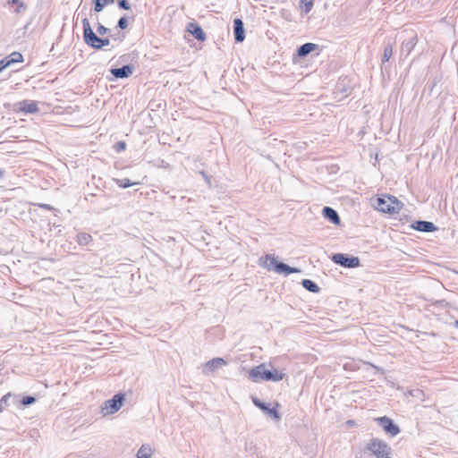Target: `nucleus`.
Returning a JSON list of instances; mask_svg holds the SVG:
<instances>
[{
  "mask_svg": "<svg viewBox=\"0 0 458 458\" xmlns=\"http://www.w3.org/2000/svg\"><path fill=\"white\" fill-rule=\"evenodd\" d=\"M94 7L93 11L95 13H100L104 10V8L106 6L101 0H94Z\"/></svg>",
  "mask_w": 458,
  "mask_h": 458,
  "instance_id": "26",
  "label": "nucleus"
},
{
  "mask_svg": "<svg viewBox=\"0 0 458 458\" xmlns=\"http://www.w3.org/2000/svg\"><path fill=\"white\" fill-rule=\"evenodd\" d=\"M12 397L11 394H7L5 395H4L1 400H0V410H2V406L3 405H5V406H8L9 405V399Z\"/></svg>",
  "mask_w": 458,
  "mask_h": 458,
  "instance_id": "32",
  "label": "nucleus"
},
{
  "mask_svg": "<svg viewBox=\"0 0 458 458\" xmlns=\"http://www.w3.org/2000/svg\"><path fill=\"white\" fill-rule=\"evenodd\" d=\"M36 402V398L34 396L27 395L22 397L21 403L23 406H29Z\"/></svg>",
  "mask_w": 458,
  "mask_h": 458,
  "instance_id": "27",
  "label": "nucleus"
},
{
  "mask_svg": "<svg viewBox=\"0 0 458 458\" xmlns=\"http://www.w3.org/2000/svg\"><path fill=\"white\" fill-rule=\"evenodd\" d=\"M301 285L307 291L313 293H318L320 291L319 286L314 281H312L310 279H303L301 281Z\"/></svg>",
  "mask_w": 458,
  "mask_h": 458,
  "instance_id": "19",
  "label": "nucleus"
},
{
  "mask_svg": "<svg viewBox=\"0 0 458 458\" xmlns=\"http://www.w3.org/2000/svg\"><path fill=\"white\" fill-rule=\"evenodd\" d=\"M226 364L223 358H214L204 366V372H214Z\"/></svg>",
  "mask_w": 458,
  "mask_h": 458,
  "instance_id": "15",
  "label": "nucleus"
},
{
  "mask_svg": "<svg viewBox=\"0 0 458 458\" xmlns=\"http://www.w3.org/2000/svg\"><path fill=\"white\" fill-rule=\"evenodd\" d=\"M38 207L41 208H44V209H47V210H54V207H52L51 205L49 204H38Z\"/></svg>",
  "mask_w": 458,
  "mask_h": 458,
  "instance_id": "36",
  "label": "nucleus"
},
{
  "mask_svg": "<svg viewBox=\"0 0 458 458\" xmlns=\"http://www.w3.org/2000/svg\"><path fill=\"white\" fill-rule=\"evenodd\" d=\"M301 4L304 5V13H309L313 6V0H301Z\"/></svg>",
  "mask_w": 458,
  "mask_h": 458,
  "instance_id": "28",
  "label": "nucleus"
},
{
  "mask_svg": "<svg viewBox=\"0 0 458 458\" xmlns=\"http://www.w3.org/2000/svg\"><path fill=\"white\" fill-rule=\"evenodd\" d=\"M199 174H201L208 187H211V177L208 174H207L204 171H201Z\"/></svg>",
  "mask_w": 458,
  "mask_h": 458,
  "instance_id": "34",
  "label": "nucleus"
},
{
  "mask_svg": "<svg viewBox=\"0 0 458 458\" xmlns=\"http://www.w3.org/2000/svg\"><path fill=\"white\" fill-rule=\"evenodd\" d=\"M187 31L199 41L206 40V33L197 22H189L187 25Z\"/></svg>",
  "mask_w": 458,
  "mask_h": 458,
  "instance_id": "13",
  "label": "nucleus"
},
{
  "mask_svg": "<svg viewBox=\"0 0 458 458\" xmlns=\"http://www.w3.org/2000/svg\"><path fill=\"white\" fill-rule=\"evenodd\" d=\"M117 27L120 28L121 30H124L128 27V20L126 17H121L119 20H118V22H117Z\"/></svg>",
  "mask_w": 458,
  "mask_h": 458,
  "instance_id": "30",
  "label": "nucleus"
},
{
  "mask_svg": "<svg viewBox=\"0 0 458 458\" xmlns=\"http://www.w3.org/2000/svg\"><path fill=\"white\" fill-rule=\"evenodd\" d=\"M125 399V394L118 393L114 394L111 399L106 400L101 406V412L104 416L110 415L117 412Z\"/></svg>",
  "mask_w": 458,
  "mask_h": 458,
  "instance_id": "6",
  "label": "nucleus"
},
{
  "mask_svg": "<svg viewBox=\"0 0 458 458\" xmlns=\"http://www.w3.org/2000/svg\"><path fill=\"white\" fill-rule=\"evenodd\" d=\"M134 67L131 64H126L120 68H112L111 74L116 79L129 78L133 72Z\"/></svg>",
  "mask_w": 458,
  "mask_h": 458,
  "instance_id": "10",
  "label": "nucleus"
},
{
  "mask_svg": "<svg viewBox=\"0 0 458 458\" xmlns=\"http://www.w3.org/2000/svg\"><path fill=\"white\" fill-rule=\"evenodd\" d=\"M417 44V36H412L409 39L405 40L402 46V52L407 55L411 52Z\"/></svg>",
  "mask_w": 458,
  "mask_h": 458,
  "instance_id": "18",
  "label": "nucleus"
},
{
  "mask_svg": "<svg viewBox=\"0 0 458 458\" xmlns=\"http://www.w3.org/2000/svg\"><path fill=\"white\" fill-rule=\"evenodd\" d=\"M109 31V29H107L106 27H105L103 24L101 23H98L97 25V32L100 35V36H104L106 35L107 32Z\"/></svg>",
  "mask_w": 458,
  "mask_h": 458,
  "instance_id": "31",
  "label": "nucleus"
},
{
  "mask_svg": "<svg viewBox=\"0 0 458 458\" xmlns=\"http://www.w3.org/2000/svg\"><path fill=\"white\" fill-rule=\"evenodd\" d=\"M411 228L423 233H432L437 230L434 223L423 220L414 221L411 225Z\"/></svg>",
  "mask_w": 458,
  "mask_h": 458,
  "instance_id": "11",
  "label": "nucleus"
},
{
  "mask_svg": "<svg viewBox=\"0 0 458 458\" xmlns=\"http://www.w3.org/2000/svg\"><path fill=\"white\" fill-rule=\"evenodd\" d=\"M114 182L120 188H123V189L128 188V187L132 186V185L139 184V182H131V180L128 179V178H123V179L115 178V179H114Z\"/></svg>",
  "mask_w": 458,
  "mask_h": 458,
  "instance_id": "23",
  "label": "nucleus"
},
{
  "mask_svg": "<svg viewBox=\"0 0 458 458\" xmlns=\"http://www.w3.org/2000/svg\"><path fill=\"white\" fill-rule=\"evenodd\" d=\"M455 323H456V325H457V327H458V320H457Z\"/></svg>",
  "mask_w": 458,
  "mask_h": 458,
  "instance_id": "40",
  "label": "nucleus"
},
{
  "mask_svg": "<svg viewBox=\"0 0 458 458\" xmlns=\"http://www.w3.org/2000/svg\"><path fill=\"white\" fill-rule=\"evenodd\" d=\"M106 5H108L114 3V0H101Z\"/></svg>",
  "mask_w": 458,
  "mask_h": 458,
  "instance_id": "38",
  "label": "nucleus"
},
{
  "mask_svg": "<svg viewBox=\"0 0 458 458\" xmlns=\"http://www.w3.org/2000/svg\"><path fill=\"white\" fill-rule=\"evenodd\" d=\"M318 47L317 44L314 43H305L301 45L297 49V55L299 57H305L312 51L316 50Z\"/></svg>",
  "mask_w": 458,
  "mask_h": 458,
  "instance_id": "17",
  "label": "nucleus"
},
{
  "mask_svg": "<svg viewBox=\"0 0 458 458\" xmlns=\"http://www.w3.org/2000/svg\"><path fill=\"white\" fill-rule=\"evenodd\" d=\"M114 148L117 152H122L123 150H125L126 148V144L124 141H118L115 145H114Z\"/></svg>",
  "mask_w": 458,
  "mask_h": 458,
  "instance_id": "33",
  "label": "nucleus"
},
{
  "mask_svg": "<svg viewBox=\"0 0 458 458\" xmlns=\"http://www.w3.org/2000/svg\"><path fill=\"white\" fill-rule=\"evenodd\" d=\"M393 55V46L392 44H386L384 48V53L382 56V64L387 62Z\"/></svg>",
  "mask_w": 458,
  "mask_h": 458,
  "instance_id": "24",
  "label": "nucleus"
},
{
  "mask_svg": "<svg viewBox=\"0 0 458 458\" xmlns=\"http://www.w3.org/2000/svg\"><path fill=\"white\" fill-rule=\"evenodd\" d=\"M117 5L120 9L126 11L131 10V4L128 0H118Z\"/></svg>",
  "mask_w": 458,
  "mask_h": 458,
  "instance_id": "29",
  "label": "nucleus"
},
{
  "mask_svg": "<svg viewBox=\"0 0 458 458\" xmlns=\"http://www.w3.org/2000/svg\"><path fill=\"white\" fill-rule=\"evenodd\" d=\"M8 4H15V6H17L15 9L16 13H21L27 10V6L25 5V4L20 0H11L8 2Z\"/></svg>",
  "mask_w": 458,
  "mask_h": 458,
  "instance_id": "25",
  "label": "nucleus"
},
{
  "mask_svg": "<svg viewBox=\"0 0 458 458\" xmlns=\"http://www.w3.org/2000/svg\"><path fill=\"white\" fill-rule=\"evenodd\" d=\"M18 109L24 114H35L38 111L37 102L32 100H22L19 102Z\"/></svg>",
  "mask_w": 458,
  "mask_h": 458,
  "instance_id": "14",
  "label": "nucleus"
},
{
  "mask_svg": "<svg viewBox=\"0 0 458 458\" xmlns=\"http://www.w3.org/2000/svg\"><path fill=\"white\" fill-rule=\"evenodd\" d=\"M332 260L344 267L355 268L360 267V261L358 257L349 256L343 253H335L332 257Z\"/></svg>",
  "mask_w": 458,
  "mask_h": 458,
  "instance_id": "7",
  "label": "nucleus"
},
{
  "mask_svg": "<svg viewBox=\"0 0 458 458\" xmlns=\"http://www.w3.org/2000/svg\"><path fill=\"white\" fill-rule=\"evenodd\" d=\"M403 207V204L398 199L392 195H383L377 199L375 204L376 209L382 213L390 215L397 214Z\"/></svg>",
  "mask_w": 458,
  "mask_h": 458,
  "instance_id": "4",
  "label": "nucleus"
},
{
  "mask_svg": "<svg viewBox=\"0 0 458 458\" xmlns=\"http://www.w3.org/2000/svg\"><path fill=\"white\" fill-rule=\"evenodd\" d=\"M9 66L13 64L21 63L23 61V56L20 52H13L7 57H5Z\"/></svg>",
  "mask_w": 458,
  "mask_h": 458,
  "instance_id": "21",
  "label": "nucleus"
},
{
  "mask_svg": "<svg viewBox=\"0 0 458 458\" xmlns=\"http://www.w3.org/2000/svg\"><path fill=\"white\" fill-rule=\"evenodd\" d=\"M322 214L325 218L334 225H339L341 222L338 213L331 207H324Z\"/></svg>",
  "mask_w": 458,
  "mask_h": 458,
  "instance_id": "16",
  "label": "nucleus"
},
{
  "mask_svg": "<svg viewBox=\"0 0 458 458\" xmlns=\"http://www.w3.org/2000/svg\"><path fill=\"white\" fill-rule=\"evenodd\" d=\"M284 374L276 369H267L266 364H259L250 369L249 377L253 382L260 380L278 382L284 378Z\"/></svg>",
  "mask_w": 458,
  "mask_h": 458,
  "instance_id": "3",
  "label": "nucleus"
},
{
  "mask_svg": "<svg viewBox=\"0 0 458 458\" xmlns=\"http://www.w3.org/2000/svg\"><path fill=\"white\" fill-rule=\"evenodd\" d=\"M375 421L392 437L396 436L400 432L399 427L394 423L393 420L386 417H378L375 419Z\"/></svg>",
  "mask_w": 458,
  "mask_h": 458,
  "instance_id": "9",
  "label": "nucleus"
},
{
  "mask_svg": "<svg viewBox=\"0 0 458 458\" xmlns=\"http://www.w3.org/2000/svg\"><path fill=\"white\" fill-rule=\"evenodd\" d=\"M366 449L371 452L376 458H391V447L379 438H372L367 444Z\"/></svg>",
  "mask_w": 458,
  "mask_h": 458,
  "instance_id": "5",
  "label": "nucleus"
},
{
  "mask_svg": "<svg viewBox=\"0 0 458 458\" xmlns=\"http://www.w3.org/2000/svg\"><path fill=\"white\" fill-rule=\"evenodd\" d=\"M153 451L149 445H143L137 452V458H150Z\"/></svg>",
  "mask_w": 458,
  "mask_h": 458,
  "instance_id": "20",
  "label": "nucleus"
},
{
  "mask_svg": "<svg viewBox=\"0 0 458 458\" xmlns=\"http://www.w3.org/2000/svg\"><path fill=\"white\" fill-rule=\"evenodd\" d=\"M252 403L256 407L260 409L264 413H266L268 417L279 420L281 419L280 413L278 412L276 407L279 406V404L276 403V407H269V404L265 403L264 402L260 401L257 397H252Z\"/></svg>",
  "mask_w": 458,
  "mask_h": 458,
  "instance_id": "8",
  "label": "nucleus"
},
{
  "mask_svg": "<svg viewBox=\"0 0 458 458\" xmlns=\"http://www.w3.org/2000/svg\"><path fill=\"white\" fill-rule=\"evenodd\" d=\"M4 176V171L2 169H0V178H2Z\"/></svg>",
  "mask_w": 458,
  "mask_h": 458,
  "instance_id": "39",
  "label": "nucleus"
},
{
  "mask_svg": "<svg viewBox=\"0 0 458 458\" xmlns=\"http://www.w3.org/2000/svg\"><path fill=\"white\" fill-rule=\"evenodd\" d=\"M346 425H347L348 428H352V427L356 426V422L353 420H348L346 421Z\"/></svg>",
  "mask_w": 458,
  "mask_h": 458,
  "instance_id": "37",
  "label": "nucleus"
},
{
  "mask_svg": "<svg viewBox=\"0 0 458 458\" xmlns=\"http://www.w3.org/2000/svg\"><path fill=\"white\" fill-rule=\"evenodd\" d=\"M81 15H82L81 22L83 27L84 42L94 49H101L104 47L109 46L110 39L108 38H100L93 31L86 14L83 13V10H81V13H78L77 18Z\"/></svg>",
  "mask_w": 458,
  "mask_h": 458,
  "instance_id": "1",
  "label": "nucleus"
},
{
  "mask_svg": "<svg viewBox=\"0 0 458 458\" xmlns=\"http://www.w3.org/2000/svg\"><path fill=\"white\" fill-rule=\"evenodd\" d=\"M233 35L234 40L237 43L242 42L245 38L244 24L240 18L233 20Z\"/></svg>",
  "mask_w": 458,
  "mask_h": 458,
  "instance_id": "12",
  "label": "nucleus"
},
{
  "mask_svg": "<svg viewBox=\"0 0 458 458\" xmlns=\"http://www.w3.org/2000/svg\"><path fill=\"white\" fill-rule=\"evenodd\" d=\"M91 241H92V237L89 233H80L77 235V242L80 245H82V246L88 245Z\"/></svg>",
  "mask_w": 458,
  "mask_h": 458,
  "instance_id": "22",
  "label": "nucleus"
},
{
  "mask_svg": "<svg viewBox=\"0 0 458 458\" xmlns=\"http://www.w3.org/2000/svg\"><path fill=\"white\" fill-rule=\"evenodd\" d=\"M259 264L267 270H273L277 274H284V276L301 272V269L290 267L284 262L278 261L276 257L270 254H267L264 257H261L259 259Z\"/></svg>",
  "mask_w": 458,
  "mask_h": 458,
  "instance_id": "2",
  "label": "nucleus"
},
{
  "mask_svg": "<svg viewBox=\"0 0 458 458\" xmlns=\"http://www.w3.org/2000/svg\"><path fill=\"white\" fill-rule=\"evenodd\" d=\"M8 66H9V64H8L6 58H4L0 61V72L4 70Z\"/></svg>",
  "mask_w": 458,
  "mask_h": 458,
  "instance_id": "35",
  "label": "nucleus"
}]
</instances>
